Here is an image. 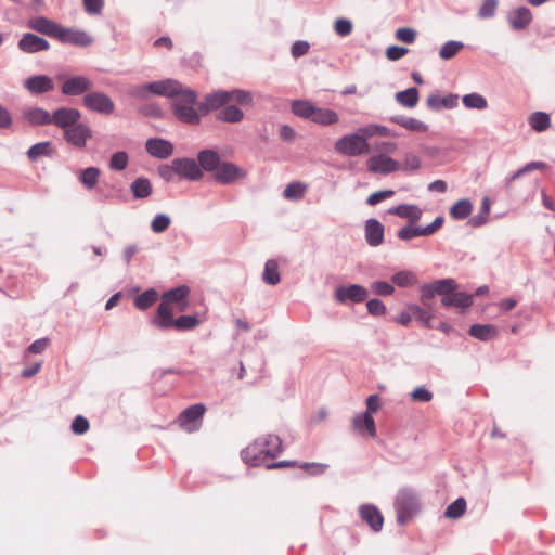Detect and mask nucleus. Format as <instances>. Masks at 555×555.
I'll return each mask as SVG.
<instances>
[{"label":"nucleus","mask_w":555,"mask_h":555,"mask_svg":"<svg viewBox=\"0 0 555 555\" xmlns=\"http://www.w3.org/2000/svg\"><path fill=\"white\" fill-rule=\"evenodd\" d=\"M22 119L29 126L51 125V114L41 107H28L24 109Z\"/></svg>","instance_id":"25"},{"label":"nucleus","mask_w":555,"mask_h":555,"mask_svg":"<svg viewBox=\"0 0 555 555\" xmlns=\"http://www.w3.org/2000/svg\"><path fill=\"white\" fill-rule=\"evenodd\" d=\"M532 20L531 12L526 7H519L508 14V22L514 29H524Z\"/></svg>","instance_id":"30"},{"label":"nucleus","mask_w":555,"mask_h":555,"mask_svg":"<svg viewBox=\"0 0 555 555\" xmlns=\"http://www.w3.org/2000/svg\"><path fill=\"white\" fill-rule=\"evenodd\" d=\"M51 154L52 147L51 143L48 141L36 143L31 145L27 151V157L31 162H37L40 157L50 156Z\"/></svg>","instance_id":"41"},{"label":"nucleus","mask_w":555,"mask_h":555,"mask_svg":"<svg viewBox=\"0 0 555 555\" xmlns=\"http://www.w3.org/2000/svg\"><path fill=\"white\" fill-rule=\"evenodd\" d=\"M100 173L99 168L88 167L80 172L78 179L86 189L92 190L98 184Z\"/></svg>","instance_id":"40"},{"label":"nucleus","mask_w":555,"mask_h":555,"mask_svg":"<svg viewBox=\"0 0 555 555\" xmlns=\"http://www.w3.org/2000/svg\"><path fill=\"white\" fill-rule=\"evenodd\" d=\"M171 219L168 215L157 214L151 222V229L154 233H163L170 225Z\"/></svg>","instance_id":"53"},{"label":"nucleus","mask_w":555,"mask_h":555,"mask_svg":"<svg viewBox=\"0 0 555 555\" xmlns=\"http://www.w3.org/2000/svg\"><path fill=\"white\" fill-rule=\"evenodd\" d=\"M168 81L169 79H164L152 81L146 85L134 86L130 89V95L140 100L147 99L150 94L164 96L167 85H169Z\"/></svg>","instance_id":"14"},{"label":"nucleus","mask_w":555,"mask_h":555,"mask_svg":"<svg viewBox=\"0 0 555 555\" xmlns=\"http://www.w3.org/2000/svg\"><path fill=\"white\" fill-rule=\"evenodd\" d=\"M443 223L444 218L442 216H438L434 219V221L426 227L414 225L415 237L430 236L435 234L439 229H441Z\"/></svg>","instance_id":"44"},{"label":"nucleus","mask_w":555,"mask_h":555,"mask_svg":"<svg viewBox=\"0 0 555 555\" xmlns=\"http://www.w3.org/2000/svg\"><path fill=\"white\" fill-rule=\"evenodd\" d=\"M28 27L37 33L57 38L61 25L44 16H36L28 21Z\"/></svg>","instance_id":"24"},{"label":"nucleus","mask_w":555,"mask_h":555,"mask_svg":"<svg viewBox=\"0 0 555 555\" xmlns=\"http://www.w3.org/2000/svg\"><path fill=\"white\" fill-rule=\"evenodd\" d=\"M409 49L404 47L399 46H390L386 50V56L390 61H398L401 57H403L405 54H408Z\"/></svg>","instance_id":"64"},{"label":"nucleus","mask_w":555,"mask_h":555,"mask_svg":"<svg viewBox=\"0 0 555 555\" xmlns=\"http://www.w3.org/2000/svg\"><path fill=\"white\" fill-rule=\"evenodd\" d=\"M198 324V319L194 315H181L175 320L172 327L179 331L192 330Z\"/></svg>","instance_id":"54"},{"label":"nucleus","mask_w":555,"mask_h":555,"mask_svg":"<svg viewBox=\"0 0 555 555\" xmlns=\"http://www.w3.org/2000/svg\"><path fill=\"white\" fill-rule=\"evenodd\" d=\"M175 320L171 305L162 300L157 308L156 315L152 320V324L160 330H168L172 327Z\"/></svg>","instance_id":"26"},{"label":"nucleus","mask_w":555,"mask_h":555,"mask_svg":"<svg viewBox=\"0 0 555 555\" xmlns=\"http://www.w3.org/2000/svg\"><path fill=\"white\" fill-rule=\"evenodd\" d=\"M189 293L190 288L186 285H181L165 292L162 300L169 305L180 304L188 297Z\"/></svg>","instance_id":"39"},{"label":"nucleus","mask_w":555,"mask_h":555,"mask_svg":"<svg viewBox=\"0 0 555 555\" xmlns=\"http://www.w3.org/2000/svg\"><path fill=\"white\" fill-rule=\"evenodd\" d=\"M91 135L90 127L79 122L64 131L66 142L76 147H83Z\"/></svg>","instance_id":"15"},{"label":"nucleus","mask_w":555,"mask_h":555,"mask_svg":"<svg viewBox=\"0 0 555 555\" xmlns=\"http://www.w3.org/2000/svg\"><path fill=\"white\" fill-rule=\"evenodd\" d=\"M50 47L49 42L37 35L31 33L25 34L18 41V48L26 53H37L46 51Z\"/></svg>","instance_id":"23"},{"label":"nucleus","mask_w":555,"mask_h":555,"mask_svg":"<svg viewBox=\"0 0 555 555\" xmlns=\"http://www.w3.org/2000/svg\"><path fill=\"white\" fill-rule=\"evenodd\" d=\"M334 30L339 37H347L353 30V24L348 18H337L334 23Z\"/></svg>","instance_id":"55"},{"label":"nucleus","mask_w":555,"mask_h":555,"mask_svg":"<svg viewBox=\"0 0 555 555\" xmlns=\"http://www.w3.org/2000/svg\"><path fill=\"white\" fill-rule=\"evenodd\" d=\"M421 167V158L414 153H406L401 169L408 171L417 170Z\"/></svg>","instance_id":"61"},{"label":"nucleus","mask_w":555,"mask_h":555,"mask_svg":"<svg viewBox=\"0 0 555 555\" xmlns=\"http://www.w3.org/2000/svg\"><path fill=\"white\" fill-rule=\"evenodd\" d=\"M64 43L88 47L92 43V37L83 30L64 28L61 26L57 38Z\"/></svg>","instance_id":"19"},{"label":"nucleus","mask_w":555,"mask_h":555,"mask_svg":"<svg viewBox=\"0 0 555 555\" xmlns=\"http://www.w3.org/2000/svg\"><path fill=\"white\" fill-rule=\"evenodd\" d=\"M81 115L80 112L76 108L70 107H61L54 111L51 115V124L55 125L59 128L67 130L78 122Z\"/></svg>","instance_id":"13"},{"label":"nucleus","mask_w":555,"mask_h":555,"mask_svg":"<svg viewBox=\"0 0 555 555\" xmlns=\"http://www.w3.org/2000/svg\"><path fill=\"white\" fill-rule=\"evenodd\" d=\"M457 285L451 278L436 280L429 284L421 286V298L425 307L429 308L428 300L436 295L441 296V305L444 307H455L464 312L473 304V295L456 291Z\"/></svg>","instance_id":"2"},{"label":"nucleus","mask_w":555,"mask_h":555,"mask_svg":"<svg viewBox=\"0 0 555 555\" xmlns=\"http://www.w3.org/2000/svg\"><path fill=\"white\" fill-rule=\"evenodd\" d=\"M306 185L300 182H292L284 189L283 195L289 201H299L305 196Z\"/></svg>","instance_id":"46"},{"label":"nucleus","mask_w":555,"mask_h":555,"mask_svg":"<svg viewBox=\"0 0 555 555\" xmlns=\"http://www.w3.org/2000/svg\"><path fill=\"white\" fill-rule=\"evenodd\" d=\"M361 519L366 522L374 532L383 529L384 517L379 509L373 504H363L359 508Z\"/></svg>","instance_id":"20"},{"label":"nucleus","mask_w":555,"mask_h":555,"mask_svg":"<svg viewBox=\"0 0 555 555\" xmlns=\"http://www.w3.org/2000/svg\"><path fill=\"white\" fill-rule=\"evenodd\" d=\"M130 190L134 198H146L152 194V184L147 178L140 177L131 183Z\"/></svg>","instance_id":"38"},{"label":"nucleus","mask_w":555,"mask_h":555,"mask_svg":"<svg viewBox=\"0 0 555 555\" xmlns=\"http://www.w3.org/2000/svg\"><path fill=\"white\" fill-rule=\"evenodd\" d=\"M157 292L153 288H150L143 292L141 295L137 296L134 299V306L139 310H145L157 300Z\"/></svg>","instance_id":"45"},{"label":"nucleus","mask_w":555,"mask_h":555,"mask_svg":"<svg viewBox=\"0 0 555 555\" xmlns=\"http://www.w3.org/2000/svg\"><path fill=\"white\" fill-rule=\"evenodd\" d=\"M363 127H364V130L362 132H364V134H366V137H369L370 139L373 137H376V135H378V137H396L395 132H392L389 128L382 126V125L370 124V125H366Z\"/></svg>","instance_id":"48"},{"label":"nucleus","mask_w":555,"mask_h":555,"mask_svg":"<svg viewBox=\"0 0 555 555\" xmlns=\"http://www.w3.org/2000/svg\"><path fill=\"white\" fill-rule=\"evenodd\" d=\"M388 214L405 218L409 220V223H416L421 220L423 211L417 205L401 204L389 208Z\"/></svg>","instance_id":"27"},{"label":"nucleus","mask_w":555,"mask_h":555,"mask_svg":"<svg viewBox=\"0 0 555 555\" xmlns=\"http://www.w3.org/2000/svg\"><path fill=\"white\" fill-rule=\"evenodd\" d=\"M93 87L92 81L86 76H72L61 86L62 94L66 96H79L88 93Z\"/></svg>","instance_id":"10"},{"label":"nucleus","mask_w":555,"mask_h":555,"mask_svg":"<svg viewBox=\"0 0 555 555\" xmlns=\"http://www.w3.org/2000/svg\"><path fill=\"white\" fill-rule=\"evenodd\" d=\"M397 521L405 525L420 509V503L415 493L408 489L398 492L395 501Z\"/></svg>","instance_id":"6"},{"label":"nucleus","mask_w":555,"mask_h":555,"mask_svg":"<svg viewBox=\"0 0 555 555\" xmlns=\"http://www.w3.org/2000/svg\"><path fill=\"white\" fill-rule=\"evenodd\" d=\"M229 103L253 106L254 98L251 92L242 89L218 90L204 96L203 101H201L199 109L203 114H208Z\"/></svg>","instance_id":"4"},{"label":"nucleus","mask_w":555,"mask_h":555,"mask_svg":"<svg viewBox=\"0 0 555 555\" xmlns=\"http://www.w3.org/2000/svg\"><path fill=\"white\" fill-rule=\"evenodd\" d=\"M529 124L538 132L545 131L551 126L548 114L544 112H535L529 118Z\"/></svg>","instance_id":"42"},{"label":"nucleus","mask_w":555,"mask_h":555,"mask_svg":"<svg viewBox=\"0 0 555 555\" xmlns=\"http://www.w3.org/2000/svg\"><path fill=\"white\" fill-rule=\"evenodd\" d=\"M245 176L246 173L243 169L228 162L220 163L214 172L215 180L221 184H231L238 179L245 178Z\"/></svg>","instance_id":"12"},{"label":"nucleus","mask_w":555,"mask_h":555,"mask_svg":"<svg viewBox=\"0 0 555 555\" xmlns=\"http://www.w3.org/2000/svg\"><path fill=\"white\" fill-rule=\"evenodd\" d=\"M389 120L410 131L426 132L428 130V126L425 122L413 117L396 115L391 116Z\"/></svg>","instance_id":"32"},{"label":"nucleus","mask_w":555,"mask_h":555,"mask_svg":"<svg viewBox=\"0 0 555 555\" xmlns=\"http://www.w3.org/2000/svg\"><path fill=\"white\" fill-rule=\"evenodd\" d=\"M168 83L164 96L171 100L175 117L186 125H199L204 114L199 109L196 91L176 79H169Z\"/></svg>","instance_id":"1"},{"label":"nucleus","mask_w":555,"mask_h":555,"mask_svg":"<svg viewBox=\"0 0 555 555\" xmlns=\"http://www.w3.org/2000/svg\"><path fill=\"white\" fill-rule=\"evenodd\" d=\"M366 168L372 173L389 175L401 169V165L386 155H374L366 160Z\"/></svg>","instance_id":"11"},{"label":"nucleus","mask_w":555,"mask_h":555,"mask_svg":"<svg viewBox=\"0 0 555 555\" xmlns=\"http://www.w3.org/2000/svg\"><path fill=\"white\" fill-rule=\"evenodd\" d=\"M282 452V440L275 435H266L256 439L242 451L244 462L250 466L266 465L268 459H274Z\"/></svg>","instance_id":"3"},{"label":"nucleus","mask_w":555,"mask_h":555,"mask_svg":"<svg viewBox=\"0 0 555 555\" xmlns=\"http://www.w3.org/2000/svg\"><path fill=\"white\" fill-rule=\"evenodd\" d=\"M315 105L307 100H295L292 103V112L297 117L304 118V119H312Z\"/></svg>","instance_id":"37"},{"label":"nucleus","mask_w":555,"mask_h":555,"mask_svg":"<svg viewBox=\"0 0 555 555\" xmlns=\"http://www.w3.org/2000/svg\"><path fill=\"white\" fill-rule=\"evenodd\" d=\"M466 511V501L464 498H457L444 511V517L449 519L461 518Z\"/></svg>","instance_id":"43"},{"label":"nucleus","mask_w":555,"mask_h":555,"mask_svg":"<svg viewBox=\"0 0 555 555\" xmlns=\"http://www.w3.org/2000/svg\"><path fill=\"white\" fill-rule=\"evenodd\" d=\"M464 44L461 41L450 40L446 42L439 51V56L442 60H450L452 59L462 48Z\"/></svg>","instance_id":"49"},{"label":"nucleus","mask_w":555,"mask_h":555,"mask_svg":"<svg viewBox=\"0 0 555 555\" xmlns=\"http://www.w3.org/2000/svg\"><path fill=\"white\" fill-rule=\"evenodd\" d=\"M371 291L378 296H390L395 292V287L386 281H375L371 284Z\"/></svg>","instance_id":"56"},{"label":"nucleus","mask_w":555,"mask_h":555,"mask_svg":"<svg viewBox=\"0 0 555 555\" xmlns=\"http://www.w3.org/2000/svg\"><path fill=\"white\" fill-rule=\"evenodd\" d=\"M546 164L543 162H530L524 167L519 168L513 176L509 178V180H515L526 173H529L533 170L544 169L546 168Z\"/></svg>","instance_id":"58"},{"label":"nucleus","mask_w":555,"mask_h":555,"mask_svg":"<svg viewBox=\"0 0 555 555\" xmlns=\"http://www.w3.org/2000/svg\"><path fill=\"white\" fill-rule=\"evenodd\" d=\"M426 104L429 108L435 111H440L441 108H454L459 104V95L456 94H448L446 96H440L438 94H430Z\"/></svg>","instance_id":"28"},{"label":"nucleus","mask_w":555,"mask_h":555,"mask_svg":"<svg viewBox=\"0 0 555 555\" xmlns=\"http://www.w3.org/2000/svg\"><path fill=\"white\" fill-rule=\"evenodd\" d=\"M379 409V397L378 395H371L366 399V411L362 414L356 415V423L359 424L364 421L367 433L371 437L376 436L375 422L372 416Z\"/></svg>","instance_id":"16"},{"label":"nucleus","mask_w":555,"mask_h":555,"mask_svg":"<svg viewBox=\"0 0 555 555\" xmlns=\"http://www.w3.org/2000/svg\"><path fill=\"white\" fill-rule=\"evenodd\" d=\"M367 312L373 317H382L386 314V306L377 298L367 300L366 302Z\"/></svg>","instance_id":"57"},{"label":"nucleus","mask_w":555,"mask_h":555,"mask_svg":"<svg viewBox=\"0 0 555 555\" xmlns=\"http://www.w3.org/2000/svg\"><path fill=\"white\" fill-rule=\"evenodd\" d=\"M216 119L229 124H237L244 119V112L236 105L227 104L218 109Z\"/></svg>","instance_id":"31"},{"label":"nucleus","mask_w":555,"mask_h":555,"mask_svg":"<svg viewBox=\"0 0 555 555\" xmlns=\"http://www.w3.org/2000/svg\"><path fill=\"white\" fill-rule=\"evenodd\" d=\"M70 427L76 435H83L89 429V422L85 416L78 415L74 418Z\"/></svg>","instance_id":"63"},{"label":"nucleus","mask_w":555,"mask_h":555,"mask_svg":"<svg viewBox=\"0 0 555 555\" xmlns=\"http://www.w3.org/2000/svg\"><path fill=\"white\" fill-rule=\"evenodd\" d=\"M24 88L34 95L48 93L54 89L53 79L47 75H34L24 80Z\"/></svg>","instance_id":"17"},{"label":"nucleus","mask_w":555,"mask_h":555,"mask_svg":"<svg viewBox=\"0 0 555 555\" xmlns=\"http://www.w3.org/2000/svg\"><path fill=\"white\" fill-rule=\"evenodd\" d=\"M82 103L87 109L102 115H111L115 109L113 100L101 91H89L83 95Z\"/></svg>","instance_id":"7"},{"label":"nucleus","mask_w":555,"mask_h":555,"mask_svg":"<svg viewBox=\"0 0 555 555\" xmlns=\"http://www.w3.org/2000/svg\"><path fill=\"white\" fill-rule=\"evenodd\" d=\"M473 203L468 198H462L451 206L449 214L454 220H463L473 212Z\"/></svg>","instance_id":"34"},{"label":"nucleus","mask_w":555,"mask_h":555,"mask_svg":"<svg viewBox=\"0 0 555 555\" xmlns=\"http://www.w3.org/2000/svg\"><path fill=\"white\" fill-rule=\"evenodd\" d=\"M197 159L202 171L205 170L208 172H215L221 163L219 154L209 149L201 151L197 155Z\"/></svg>","instance_id":"29"},{"label":"nucleus","mask_w":555,"mask_h":555,"mask_svg":"<svg viewBox=\"0 0 555 555\" xmlns=\"http://www.w3.org/2000/svg\"><path fill=\"white\" fill-rule=\"evenodd\" d=\"M364 127H360L356 132L343 135L339 138L334 145L335 151L338 154L348 157H357L370 152V140L364 132Z\"/></svg>","instance_id":"5"},{"label":"nucleus","mask_w":555,"mask_h":555,"mask_svg":"<svg viewBox=\"0 0 555 555\" xmlns=\"http://www.w3.org/2000/svg\"><path fill=\"white\" fill-rule=\"evenodd\" d=\"M262 281L271 286L278 285L281 282L279 264L276 260L269 259L266 261L262 272Z\"/></svg>","instance_id":"35"},{"label":"nucleus","mask_w":555,"mask_h":555,"mask_svg":"<svg viewBox=\"0 0 555 555\" xmlns=\"http://www.w3.org/2000/svg\"><path fill=\"white\" fill-rule=\"evenodd\" d=\"M396 38L404 43L411 44L416 39V31L409 27L398 28L396 30Z\"/></svg>","instance_id":"60"},{"label":"nucleus","mask_w":555,"mask_h":555,"mask_svg":"<svg viewBox=\"0 0 555 555\" xmlns=\"http://www.w3.org/2000/svg\"><path fill=\"white\" fill-rule=\"evenodd\" d=\"M129 164V156L125 151H118L111 156L109 169L121 171L127 168Z\"/></svg>","instance_id":"47"},{"label":"nucleus","mask_w":555,"mask_h":555,"mask_svg":"<svg viewBox=\"0 0 555 555\" xmlns=\"http://www.w3.org/2000/svg\"><path fill=\"white\" fill-rule=\"evenodd\" d=\"M391 281L400 287L411 286L416 283L415 275L406 270L395 273L391 276Z\"/></svg>","instance_id":"51"},{"label":"nucleus","mask_w":555,"mask_h":555,"mask_svg":"<svg viewBox=\"0 0 555 555\" xmlns=\"http://www.w3.org/2000/svg\"><path fill=\"white\" fill-rule=\"evenodd\" d=\"M145 149L151 156L159 159L168 158L173 153V145L160 138L149 139L145 143Z\"/></svg>","instance_id":"21"},{"label":"nucleus","mask_w":555,"mask_h":555,"mask_svg":"<svg viewBox=\"0 0 555 555\" xmlns=\"http://www.w3.org/2000/svg\"><path fill=\"white\" fill-rule=\"evenodd\" d=\"M418 90L414 87L396 93V101L403 107L413 108L418 102Z\"/></svg>","instance_id":"36"},{"label":"nucleus","mask_w":555,"mask_h":555,"mask_svg":"<svg viewBox=\"0 0 555 555\" xmlns=\"http://www.w3.org/2000/svg\"><path fill=\"white\" fill-rule=\"evenodd\" d=\"M393 194H395V191H392V190H382V191L374 192L367 197L366 204L370 206L377 205L382 201L393 196Z\"/></svg>","instance_id":"62"},{"label":"nucleus","mask_w":555,"mask_h":555,"mask_svg":"<svg viewBox=\"0 0 555 555\" xmlns=\"http://www.w3.org/2000/svg\"><path fill=\"white\" fill-rule=\"evenodd\" d=\"M367 289L359 284H351L349 286H338L334 293L335 300L343 305H347L350 302H363L367 298Z\"/></svg>","instance_id":"9"},{"label":"nucleus","mask_w":555,"mask_h":555,"mask_svg":"<svg viewBox=\"0 0 555 555\" xmlns=\"http://www.w3.org/2000/svg\"><path fill=\"white\" fill-rule=\"evenodd\" d=\"M311 121L321 126H331L339 121V116L333 109L315 107Z\"/></svg>","instance_id":"33"},{"label":"nucleus","mask_w":555,"mask_h":555,"mask_svg":"<svg viewBox=\"0 0 555 555\" xmlns=\"http://www.w3.org/2000/svg\"><path fill=\"white\" fill-rule=\"evenodd\" d=\"M206 408L202 403L193 404L180 414L178 422L182 429L193 433L199 429Z\"/></svg>","instance_id":"8"},{"label":"nucleus","mask_w":555,"mask_h":555,"mask_svg":"<svg viewBox=\"0 0 555 555\" xmlns=\"http://www.w3.org/2000/svg\"><path fill=\"white\" fill-rule=\"evenodd\" d=\"M384 225L375 218L365 221L364 234L366 243L372 247H377L384 242Z\"/></svg>","instance_id":"22"},{"label":"nucleus","mask_w":555,"mask_h":555,"mask_svg":"<svg viewBox=\"0 0 555 555\" xmlns=\"http://www.w3.org/2000/svg\"><path fill=\"white\" fill-rule=\"evenodd\" d=\"M408 310L412 312L413 318L418 320L426 326L427 328H431V315L429 312H427L424 308L417 306V305H409Z\"/></svg>","instance_id":"50"},{"label":"nucleus","mask_w":555,"mask_h":555,"mask_svg":"<svg viewBox=\"0 0 555 555\" xmlns=\"http://www.w3.org/2000/svg\"><path fill=\"white\" fill-rule=\"evenodd\" d=\"M176 165L177 175L189 180H199L203 177V172L198 163L193 158H176L173 159Z\"/></svg>","instance_id":"18"},{"label":"nucleus","mask_w":555,"mask_h":555,"mask_svg":"<svg viewBox=\"0 0 555 555\" xmlns=\"http://www.w3.org/2000/svg\"><path fill=\"white\" fill-rule=\"evenodd\" d=\"M462 101L466 108L482 109L486 107V99L478 93L466 94Z\"/></svg>","instance_id":"52"},{"label":"nucleus","mask_w":555,"mask_h":555,"mask_svg":"<svg viewBox=\"0 0 555 555\" xmlns=\"http://www.w3.org/2000/svg\"><path fill=\"white\" fill-rule=\"evenodd\" d=\"M411 399L416 402H429L433 399V392L424 386L416 387L411 393Z\"/></svg>","instance_id":"59"}]
</instances>
